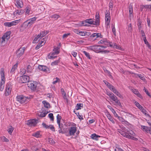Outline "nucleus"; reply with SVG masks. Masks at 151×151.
I'll use <instances>...</instances> for the list:
<instances>
[{
    "label": "nucleus",
    "mask_w": 151,
    "mask_h": 151,
    "mask_svg": "<svg viewBox=\"0 0 151 151\" xmlns=\"http://www.w3.org/2000/svg\"><path fill=\"white\" fill-rule=\"evenodd\" d=\"M105 21L107 25H109L110 22V17L109 13L107 12L105 14Z\"/></svg>",
    "instance_id": "a211bd4d"
},
{
    "label": "nucleus",
    "mask_w": 151,
    "mask_h": 151,
    "mask_svg": "<svg viewBox=\"0 0 151 151\" xmlns=\"http://www.w3.org/2000/svg\"><path fill=\"white\" fill-rule=\"evenodd\" d=\"M96 20L95 21V25L96 26L100 25V15L99 13H96L95 16Z\"/></svg>",
    "instance_id": "dca6fc26"
},
{
    "label": "nucleus",
    "mask_w": 151,
    "mask_h": 151,
    "mask_svg": "<svg viewBox=\"0 0 151 151\" xmlns=\"http://www.w3.org/2000/svg\"><path fill=\"white\" fill-rule=\"evenodd\" d=\"M103 82L105 84L106 86L109 88L111 91L115 88L114 86L110 84L106 81L104 80L103 81Z\"/></svg>",
    "instance_id": "412c9836"
},
{
    "label": "nucleus",
    "mask_w": 151,
    "mask_h": 151,
    "mask_svg": "<svg viewBox=\"0 0 151 151\" xmlns=\"http://www.w3.org/2000/svg\"><path fill=\"white\" fill-rule=\"evenodd\" d=\"M25 48V47H20L16 52V54L17 57L19 58L24 53Z\"/></svg>",
    "instance_id": "1a4fd4ad"
},
{
    "label": "nucleus",
    "mask_w": 151,
    "mask_h": 151,
    "mask_svg": "<svg viewBox=\"0 0 151 151\" xmlns=\"http://www.w3.org/2000/svg\"><path fill=\"white\" fill-rule=\"evenodd\" d=\"M32 67L30 65H28L27 66V72L28 73H31L32 72Z\"/></svg>",
    "instance_id": "c9c22d12"
},
{
    "label": "nucleus",
    "mask_w": 151,
    "mask_h": 151,
    "mask_svg": "<svg viewBox=\"0 0 151 151\" xmlns=\"http://www.w3.org/2000/svg\"><path fill=\"white\" fill-rule=\"evenodd\" d=\"M141 111L142 112V113L145 114V116H148L149 118H151L150 115L147 113V112L145 109H144L143 108Z\"/></svg>",
    "instance_id": "4c0bfd02"
},
{
    "label": "nucleus",
    "mask_w": 151,
    "mask_h": 151,
    "mask_svg": "<svg viewBox=\"0 0 151 151\" xmlns=\"http://www.w3.org/2000/svg\"><path fill=\"white\" fill-rule=\"evenodd\" d=\"M36 19L37 17H35L27 20L26 22H28V25H30L33 24L34 23L35 21L36 20Z\"/></svg>",
    "instance_id": "f3484780"
},
{
    "label": "nucleus",
    "mask_w": 151,
    "mask_h": 151,
    "mask_svg": "<svg viewBox=\"0 0 151 151\" xmlns=\"http://www.w3.org/2000/svg\"><path fill=\"white\" fill-rule=\"evenodd\" d=\"M38 39H40L39 37L38 36V35L36 37L33 41L32 43H36L37 42V40Z\"/></svg>",
    "instance_id": "4d7b16f0"
},
{
    "label": "nucleus",
    "mask_w": 151,
    "mask_h": 151,
    "mask_svg": "<svg viewBox=\"0 0 151 151\" xmlns=\"http://www.w3.org/2000/svg\"><path fill=\"white\" fill-rule=\"evenodd\" d=\"M12 86L10 83H7L6 85L5 92L4 95L7 96L10 94L12 90Z\"/></svg>",
    "instance_id": "423d86ee"
},
{
    "label": "nucleus",
    "mask_w": 151,
    "mask_h": 151,
    "mask_svg": "<svg viewBox=\"0 0 151 151\" xmlns=\"http://www.w3.org/2000/svg\"><path fill=\"white\" fill-rule=\"evenodd\" d=\"M48 116L50 118L51 121H53L54 118L53 116V114L51 113H50L48 114Z\"/></svg>",
    "instance_id": "5fc2aeb1"
},
{
    "label": "nucleus",
    "mask_w": 151,
    "mask_h": 151,
    "mask_svg": "<svg viewBox=\"0 0 151 151\" xmlns=\"http://www.w3.org/2000/svg\"><path fill=\"white\" fill-rule=\"evenodd\" d=\"M60 17V15L57 14H54L50 16L51 18H53L55 19V20L58 19V18Z\"/></svg>",
    "instance_id": "79ce46f5"
},
{
    "label": "nucleus",
    "mask_w": 151,
    "mask_h": 151,
    "mask_svg": "<svg viewBox=\"0 0 151 151\" xmlns=\"http://www.w3.org/2000/svg\"><path fill=\"white\" fill-rule=\"evenodd\" d=\"M115 147L117 149L118 151H124V150L118 145H116Z\"/></svg>",
    "instance_id": "a18cd8bd"
},
{
    "label": "nucleus",
    "mask_w": 151,
    "mask_h": 151,
    "mask_svg": "<svg viewBox=\"0 0 151 151\" xmlns=\"http://www.w3.org/2000/svg\"><path fill=\"white\" fill-rule=\"evenodd\" d=\"M59 61L58 60H56L52 62L51 63V65H58V63H59Z\"/></svg>",
    "instance_id": "13d9d810"
},
{
    "label": "nucleus",
    "mask_w": 151,
    "mask_h": 151,
    "mask_svg": "<svg viewBox=\"0 0 151 151\" xmlns=\"http://www.w3.org/2000/svg\"><path fill=\"white\" fill-rule=\"evenodd\" d=\"M106 42V39H104L103 40H101L99 42H98V44H105L106 42Z\"/></svg>",
    "instance_id": "052dcab7"
},
{
    "label": "nucleus",
    "mask_w": 151,
    "mask_h": 151,
    "mask_svg": "<svg viewBox=\"0 0 151 151\" xmlns=\"http://www.w3.org/2000/svg\"><path fill=\"white\" fill-rule=\"evenodd\" d=\"M38 120L33 119L27 120L26 122V124L29 127H35L38 123Z\"/></svg>",
    "instance_id": "0eeeda50"
},
{
    "label": "nucleus",
    "mask_w": 151,
    "mask_h": 151,
    "mask_svg": "<svg viewBox=\"0 0 151 151\" xmlns=\"http://www.w3.org/2000/svg\"><path fill=\"white\" fill-rule=\"evenodd\" d=\"M82 52L89 59H91L90 55L89 53L87 52L86 51H83Z\"/></svg>",
    "instance_id": "49530a36"
},
{
    "label": "nucleus",
    "mask_w": 151,
    "mask_h": 151,
    "mask_svg": "<svg viewBox=\"0 0 151 151\" xmlns=\"http://www.w3.org/2000/svg\"><path fill=\"white\" fill-rule=\"evenodd\" d=\"M94 22L95 21L93 20L92 19H88L82 21L81 24L82 26H88L89 25L87 23L90 24L95 25Z\"/></svg>",
    "instance_id": "39448f33"
},
{
    "label": "nucleus",
    "mask_w": 151,
    "mask_h": 151,
    "mask_svg": "<svg viewBox=\"0 0 151 151\" xmlns=\"http://www.w3.org/2000/svg\"><path fill=\"white\" fill-rule=\"evenodd\" d=\"M42 104L44 105V106L46 108H48L50 107V104L49 103L46 101H42Z\"/></svg>",
    "instance_id": "473e14b6"
},
{
    "label": "nucleus",
    "mask_w": 151,
    "mask_h": 151,
    "mask_svg": "<svg viewBox=\"0 0 151 151\" xmlns=\"http://www.w3.org/2000/svg\"><path fill=\"white\" fill-rule=\"evenodd\" d=\"M32 136L37 138H40L41 137L40 131H37L36 132L32 134Z\"/></svg>",
    "instance_id": "cd10ccee"
},
{
    "label": "nucleus",
    "mask_w": 151,
    "mask_h": 151,
    "mask_svg": "<svg viewBox=\"0 0 151 151\" xmlns=\"http://www.w3.org/2000/svg\"><path fill=\"white\" fill-rule=\"evenodd\" d=\"M0 73L1 76V81L0 83V91H2L4 88V83L5 81L4 69L3 68H1Z\"/></svg>",
    "instance_id": "f03ea898"
},
{
    "label": "nucleus",
    "mask_w": 151,
    "mask_h": 151,
    "mask_svg": "<svg viewBox=\"0 0 151 151\" xmlns=\"http://www.w3.org/2000/svg\"><path fill=\"white\" fill-rule=\"evenodd\" d=\"M17 63H16L13 66L10 71V72L11 73H14L15 70L17 69Z\"/></svg>",
    "instance_id": "e433bc0d"
},
{
    "label": "nucleus",
    "mask_w": 151,
    "mask_h": 151,
    "mask_svg": "<svg viewBox=\"0 0 151 151\" xmlns=\"http://www.w3.org/2000/svg\"><path fill=\"white\" fill-rule=\"evenodd\" d=\"M61 118L62 117L61 116L58 114L57 116V123L60 124V123Z\"/></svg>",
    "instance_id": "a19ab883"
},
{
    "label": "nucleus",
    "mask_w": 151,
    "mask_h": 151,
    "mask_svg": "<svg viewBox=\"0 0 151 151\" xmlns=\"http://www.w3.org/2000/svg\"><path fill=\"white\" fill-rule=\"evenodd\" d=\"M113 3L112 1H110L109 3V7L110 9L112 10L113 8Z\"/></svg>",
    "instance_id": "864d4df0"
},
{
    "label": "nucleus",
    "mask_w": 151,
    "mask_h": 151,
    "mask_svg": "<svg viewBox=\"0 0 151 151\" xmlns=\"http://www.w3.org/2000/svg\"><path fill=\"white\" fill-rule=\"evenodd\" d=\"M24 10L25 13L29 14L30 10V9L29 7V6H27Z\"/></svg>",
    "instance_id": "37998d69"
},
{
    "label": "nucleus",
    "mask_w": 151,
    "mask_h": 151,
    "mask_svg": "<svg viewBox=\"0 0 151 151\" xmlns=\"http://www.w3.org/2000/svg\"><path fill=\"white\" fill-rule=\"evenodd\" d=\"M141 127L142 128L147 132L151 131V127L144 126H142Z\"/></svg>",
    "instance_id": "c85d7f7f"
},
{
    "label": "nucleus",
    "mask_w": 151,
    "mask_h": 151,
    "mask_svg": "<svg viewBox=\"0 0 151 151\" xmlns=\"http://www.w3.org/2000/svg\"><path fill=\"white\" fill-rule=\"evenodd\" d=\"M111 91H113L115 94L120 98L122 99H123L124 98V97L116 89H115V88H114Z\"/></svg>",
    "instance_id": "6ab92c4d"
},
{
    "label": "nucleus",
    "mask_w": 151,
    "mask_h": 151,
    "mask_svg": "<svg viewBox=\"0 0 151 151\" xmlns=\"http://www.w3.org/2000/svg\"><path fill=\"white\" fill-rule=\"evenodd\" d=\"M37 83L35 81H31L28 83L27 85L28 87L30 88L32 90L35 91L36 90Z\"/></svg>",
    "instance_id": "9d476101"
},
{
    "label": "nucleus",
    "mask_w": 151,
    "mask_h": 151,
    "mask_svg": "<svg viewBox=\"0 0 151 151\" xmlns=\"http://www.w3.org/2000/svg\"><path fill=\"white\" fill-rule=\"evenodd\" d=\"M137 76H138L139 78H140L142 80L144 81L145 79L144 78V76H142L141 74H137Z\"/></svg>",
    "instance_id": "774afa93"
},
{
    "label": "nucleus",
    "mask_w": 151,
    "mask_h": 151,
    "mask_svg": "<svg viewBox=\"0 0 151 151\" xmlns=\"http://www.w3.org/2000/svg\"><path fill=\"white\" fill-rule=\"evenodd\" d=\"M85 32H82L79 30V31H78L77 34H79L80 35L82 36H84L85 35Z\"/></svg>",
    "instance_id": "6e6d98bb"
},
{
    "label": "nucleus",
    "mask_w": 151,
    "mask_h": 151,
    "mask_svg": "<svg viewBox=\"0 0 151 151\" xmlns=\"http://www.w3.org/2000/svg\"><path fill=\"white\" fill-rule=\"evenodd\" d=\"M55 79L56 80L55 81H54L52 82V84H55L56 83H57L58 82H59V81H60V79L58 77H56L55 78H54L53 79L54 80Z\"/></svg>",
    "instance_id": "603ef678"
},
{
    "label": "nucleus",
    "mask_w": 151,
    "mask_h": 151,
    "mask_svg": "<svg viewBox=\"0 0 151 151\" xmlns=\"http://www.w3.org/2000/svg\"><path fill=\"white\" fill-rule=\"evenodd\" d=\"M115 103L118 105L119 106H121V104L120 102V101L117 99L116 101H115Z\"/></svg>",
    "instance_id": "338daca9"
},
{
    "label": "nucleus",
    "mask_w": 151,
    "mask_h": 151,
    "mask_svg": "<svg viewBox=\"0 0 151 151\" xmlns=\"http://www.w3.org/2000/svg\"><path fill=\"white\" fill-rule=\"evenodd\" d=\"M111 28H112V32H113L114 35L115 36H116V29H115V27H114V25H113V24H112Z\"/></svg>",
    "instance_id": "de8ad7c7"
},
{
    "label": "nucleus",
    "mask_w": 151,
    "mask_h": 151,
    "mask_svg": "<svg viewBox=\"0 0 151 151\" xmlns=\"http://www.w3.org/2000/svg\"><path fill=\"white\" fill-rule=\"evenodd\" d=\"M118 119L123 124H127L128 123V122L125 120V119L122 118V117L118 116Z\"/></svg>",
    "instance_id": "ea45409f"
},
{
    "label": "nucleus",
    "mask_w": 151,
    "mask_h": 151,
    "mask_svg": "<svg viewBox=\"0 0 151 151\" xmlns=\"http://www.w3.org/2000/svg\"><path fill=\"white\" fill-rule=\"evenodd\" d=\"M60 48L58 47L54 46L53 51L55 54L58 55L59 53Z\"/></svg>",
    "instance_id": "bb28decb"
},
{
    "label": "nucleus",
    "mask_w": 151,
    "mask_h": 151,
    "mask_svg": "<svg viewBox=\"0 0 151 151\" xmlns=\"http://www.w3.org/2000/svg\"><path fill=\"white\" fill-rule=\"evenodd\" d=\"M26 72V70L24 69H21L20 72V73L21 75H23L25 74Z\"/></svg>",
    "instance_id": "3c124183"
},
{
    "label": "nucleus",
    "mask_w": 151,
    "mask_h": 151,
    "mask_svg": "<svg viewBox=\"0 0 151 151\" xmlns=\"http://www.w3.org/2000/svg\"><path fill=\"white\" fill-rule=\"evenodd\" d=\"M15 5L17 7L21 8L23 6V2L19 0H16Z\"/></svg>",
    "instance_id": "393cba45"
},
{
    "label": "nucleus",
    "mask_w": 151,
    "mask_h": 151,
    "mask_svg": "<svg viewBox=\"0 0 151 151\" xmlns=\"http://www.w3.org/2000/svg\"><path fill=\"white\" fill-rule=\"evenodd\" d=\"M11 34V32L10 31L7 32L5 33L2 37L1 42L2 43L3 41H5V39L7 40L9 39L10 37Z\"/></svg>",
    "instance_id": "f8f14e48"
},
{
    "label": "nucleus",
    "mask_w": 151,
    "mask_h": 151,
    "mask_svg": "<svg viewBox=\"0 0 151 151\" xmlns=\"http://www.w3.org/2000/svg\"><path fill=\"white\" fill-rule=\"evenodd\" d=\"M47 113V112L42 111L41 112L39 113L38 114V116H39L41 117H44L46 116Z\"/></svg>",
    "instance_id": "58836bf2"
},
{
    "label": "nucleus",
    "mask_w": 151,
    "mask_h": 151,
    "mask_svg": "<svg viewBox=\"0 0 151 151\" xmlns=\"http://www.w3.org/2000/svg\"><path fill=\"white\" fill-rule=\"evenodd\" d=\"M24 11L23 10H17L15 11L14 13V14H18V15H21L24 13Z\"/></svg>",
    "instance_id": "7c9ffc66"
},
{
    "label": "nucleus",
    "mask_w": 151,
    "mask_h": 151,
    "mask_svg": "<svg viewBox=\"0 0 151 151\" xmlns=\"http://www.w3.org/2000/svg\"><path fill=\"white\" fill-rule=\"evenodd\" d=\"M48 141L51 144H53L54 143V141L52 138H48Z\"/></svg>",
    "instance_id": "0e129e2a"
},
{
    "label": "nucleus",
    "mask_w": 151,
    "mask_h": 151,
    "mask_svg": "<svg viewBox=\"0 0 151 151\" xmlns=\"http://www.w3.org/2000/svg\"><path fill=\"white\" fill-rule=\"evenodd\" d=\"M124 133V132H123ZM123 134V136L127 138L131 139L133 140L137 141L138 140V139L137 138L134 137L133 136H131L130 135L128 134V133H126L125 134V133L122 134Z\"/></svg>",
    "instance_id": "2eb2a0df"
},
{
    "label": "nucleus",
    "mask_w": 151,
    "mask_h": 151,
    "mask_svg": "<svg viewBox=\"0 0 151 151\" xmlns=\"http://www.w3.org/2000/svg\"><path fill=\"white\" fill-rule=\"evenodd\" d=\"M19 22V20H16L11 22H6L4 23V24L5 26L9 27L17 24Z\"/></svg>",
    "instance_id": "9b49d317"
},
{
    "label": "nucleus",
    "mask_w": 151,
    "mask_h": 151,
    "mask_svg": "<svg viewBox=\"0 0 151 151\" xmlns=\"http://www.w3.org/2000/svg\"><path fill=\"white\" fill-rule=\"evenodd\" d=\"M83 107V103H77L76 106V108L77 110L81 109V107Z\"/></svg>",
    "instance_id": "2f4dec72"
},
{
    "label": "nucleus",
    "mask_w": 151,
    "mask_h": 151,
    "mask_svg": "<svg viewBox=\"0 0 151 151\" xmlns=\"http://www.w3.org/2000/svg\"><path fill=\"white\" fill-rule=\"evenodd\" d=\"M42 43H39L38 45L36 46L35 49L36 50H37L40 48L42 45Z\"/></svg>",
    "instance_id": "e2e57ef3"
},
{
    "label": "nucleus",
    "mask_w": 151,
    "mask_h": 151,
    "mask_svg": "<svg viewBox=\"0 0 151 151\" xmlns=\"http://www.w3.org/2000/svg\"><path fill=\"white\" fill-rule=\"evenodd\" d=\"M42 125L43 127L45 128L46 129H50L53 132L55 131V127L52 125L50 124L49 125H48L44 123H43Z\"/></svg>",
    "instance_id": "ddd939ff"
},
{
    "label": "nucleus",
    "mask_w": 151,
    "mask_h": 151,
    "mask_svg": "<svg viewBox=\"0 0 151 151\" xmlns=\"http://www.w3.org/2000/svg\"><path fill=\"white\" fill-rule=\"evenodd\" d=\"M129 14L130 15L132 14L133 12V9L132 5V3H130L129 7Z\"/></svg>",
    "instance_id": "72a5a7b5"
},
{
    "label": "nucleus",
    "mask_w": 151,
    "mask_h": 151,
    "mask_svg": "<svg viewBox=\"0 0 151 151\" xmlns=\"http://www.w3.org/2000/svg\"><path fill=\"white\" fill-rule=\"evenodd\" d=\"M134 104L140 110L143 108V106L140 105L137 102L135 101L134 102Z\"/></svg>",
    "instance_id": "f704fd0d"
},
{
    "label": "nucleus",
    "mask_w": 151,
    "mask_h": 151,
    "mask_svg": "<svg viewBox=\"0 0 151 151\" xmlns=\"http://www.w3.org/2000/svg\"><path fill=\"white\" fill-rule=\"evenodd\" d=\"M126 131H127L126 132H127V133H128V134L130 135L131 136H135V133L132 130H130V131L127 130Z\"/></svg>",
    "instance_id": "c03bdc74"
},
{
    "label": "nucleus",
    "mask_w": 151,
    "mask_h": 151,
    "mask_svg": "<svg viewBox=\"0 0 151 151\" xmlns=\"http://www.w3.org/2000/svg\"><path fill=\"white\" fill-rule=\"evenodd\" d=\"M91 137L92 139L96 140H98L99 138L100 137V136L97 135L96 134H91Z\"/></svg>",
    "instance_id": "c756f323"
},
{
    "label": "nucleus",
    "mask_w": 151,
    "mask_h": 151,
    "mask_svg": "<svg viewBox=\"0 0 151 151\" xmlns=\"http://www.w3.org/2000/svg\"><path fill=\"white\" fill-rule=\"evenodd\" d=\"M33 98L32 95H29L26 96L22 94L18 95L17 96V100L20 104H22L26 102H29L30 99Z\"/></svg>",
    "instance_id": "f257e3e1"
},
{
    "label": "nucleus",
    "mask_w": 151,
    "mask_h": 151,
    "mask_svg": "<svg viewBox=\"0 0 151 151\" xmlns=\"http://www.w3.org/2000/svg\"><path fill=\"white\" fill-rule=\"evenodd\" d=\"M76 124L73 122L70 123L69 125L68 134L70 136L74 135L77 131V128Z\"/></svg>",
    "instance_id": "7ed1b4c3"
},
{
    "label": "nucleus",
    "mask_w": 151,
    "mask_h": 151,
    "mask_svg": "<svg viewBox=\"0 0 151 151\" xmlns=\"http://www.w3.org/2000/svg\"><path fill=\"white\" fill-rule=\"evenodd\" d=\"M106 115L108 119L112 122V123L114 124L115 123V122L113 119V118L112 117L111 115L110 114L109 112L108 111H107L106 113Z\"/></svg>",
    "instance_id": "b1692460"
},
{
    "label": "nucleus",
    "mask_w": 151,
    "mask_h": 151,
    "mask_svg": "<svg viewBox=\"0 0 151 151\" xmlns=\"http://www.w3.org/2000/svg\"><path fill=\"white\" fill-rule=\"evenodd\" d=\"M48 33V32L47 31L45 32V31H43L40 32V34L38 35V36L39 37L40 39L47 34Z\"/></svg>",
    "instance_id": "a878e982"
},
{
    "label": "nucleus",
    "mask_w": 151,
    "mask_h": 151,
    "mask_svg": "<svg viewBox=\"0 0 151 151\" xmlns=\"http://www.w3.org/2000/svg\"><path fill=\"white\" fill-rule=\"evenodd\" d=\"M109 45L111 47H114L118 49H119L120 48L119 46H118L116 44L114 43H112L111 42H109Z\"/></svg>",
    "instance_id": "5701e85b"
},
{
    "label": "nucleus",
    "mask_w": 151,
    "mask_h": 151,
    "mask_svg": "<svg viewBox=\"0 0 151 151\" xmlns=\"http://www.w3.org/2000/svg\"><path fill=\"white\" fill-rule=\"evenodd\" d=\"M1 139L3 141L6 142H8L9 141V139L6 138L4 136H3L2 137Z\"/></svg>",
    "instance_id": "bf43d9fd"
},
{
    "label": "nucleus",
    "mask_w": 151,
    "mask_h": 151,
    "mask_svg": "<svg viewBox=\"0 0 151 151\" xmlns=\"http://www.w3.org/2000/svg\"><path fill=\"white\" fill-rule=\"evenodd\" d=\"M88 48L89 50L93 51L96 53H102L101 47L100 45H95L89 46Z\"/></svg>",
    "instance_id": "20e7f679"
},
{
    "label": "nucleus",
    "mask_w": 151,
    "mask_h": 151,
    "mask_svg": "<svg viewBox=\"0 0 151 151\" xmlns=\"http://www.w3.org/2000/svg\"><path fill=\"white\" fill-rule=\"evenodd\" d=\"M29 76L24 75L20 77L19 82L20 83H25L29 82Z\"/></svg>",
    "instance_id": "6e6552de"
},
{
    "label": "nucleus",
    "mask_w": 151,
    "mask_h": 151,
    "mask_svg": "<svg viewBox=\"0 0 151 151\" xmlns=\"http://www.w3.org/2000/svg\"><path fill=\"white\" fill-rule=\"evenodd\" d=\"M38 68L40 70L45 72H47L50 71L49 69L47 66L44 65H39L38 66Z\"/></svg>",
    "instance_id": "4468645a"
},
{
    "label": "nucleus",
    "mask_w": 151,
    "mask_h": 151,
    "mask_svg": "<svg viewBox=\"0 0 151 151\" xmlns=\"http://www.w3.org/2000/svg\"><path fill=\"white\" fill-rule=\"evenodd\" d=\"M73 112L77 115V116L78 117L79 119H80L81 120L83 119V116L82 115H80L79 113H78L77 114L75 112V111H74Z\"/></svg>",
    "instance_id": "8fccbe9b"
},
{
    "label": "nucleus",
    "mask_w": 151,
    "mask_h": 151,
    "mask_svg": "<svg viewBox=\"0 0 151 151\" xmlns=\"http://www.w3.org/2000/svg\"><path fill=\"white\" fill-rule=\"evenodd\" d=\"M101 50L102 53L103 52H109L107 50H104V48H106L107 47V46H105L101 45Z\"/></svg>",
    "instance_id": "09e8293b"
},
{
    "label": "nucleus",
    "mask_w": 151,
    "mask_h": 151,
    "mask_svg": "<svg viewBox=\"0 0 151 151\" xmlns=\"http://www.w3.org/2000/svg\"><path fill=\"white\" fill-rule=\"evenodd\" d=\"M143 40L144 42L147 45H149V46H150V45L149 44V43L147 41V39H146V37H143Z\"/></svg>",
    "instance_id": "680f3d73"
},
{
    "label": "nucleus",
    "mask_w": 151,
    "mask_h": 151,
    "mask_svg": "<svg viewBox=\"0 0 151 151\" xmlns=\"http://www.w3.org/2000/svg\"><path fill=\"white\" fill-rule=\"evenodd\" d=\"M120 128L121 129H118L117 131L119 133H120L122 135V136L123 134H123V133H121V132H124V133H125V134H126V133H127V132H125V131H126V128L125 127H120Z\"/></svg>",
    "instance_id": "aec40b11"
},
{
    "label": "nucleus",
    "mask_w": 151,
    "mask_h": 151,
    "mask_svg": "<svg viewBox=\"0 0 151 151\" xmlns=\"http://www.w3.org/2000/svg\"><path fill=\"white\" fill-rule=\"evenodd\" d=\"M58 125V132L59 133H64V132L62 130V129L63 128V125L62 123H57Z\"/></svg>",
    "instance_id": "4be33fe9"
},
{
    "label": "nucleus",
    "mask_w": 151,
    "mask_h": 151,
    "mask_svg": "<svg viewBox=\"0 0 151 151\" xmlns=\"http://www.w3.org/2000/svg\"><path fill=\"white\" fill-rule=\"evenodd\" d=\"M143 90L145 91V92L146 93V94L149 96H150V93L147 90L146 88L145 87L144 88Z\"/></svg>",
    "instance_id": "69168bd1"
}]
</instances>
